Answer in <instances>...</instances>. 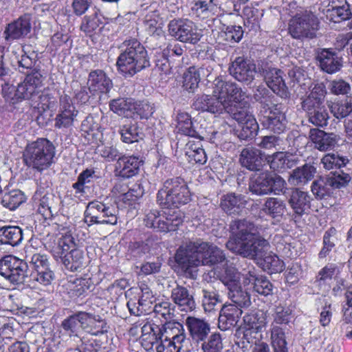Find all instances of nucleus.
<instances>
[{
	"label": "nucleus",
	"instance_id": "obj_1",
	"mask_svg": "<svg viewBox=\"0 0 352 352\" xmlns=\"http://www.w3.org/2000/svg\"><path fill=\"white\" fill-rule=\"evenodd\" d=\"M230 228L232 235L226 243L228 250L249 258H262L267 253L270 243L258 235L254 223L238 220L233 221Z\"/></svg>",
	"mask_w": 352,
	"mask_h": 352
},
{
	"label": "nucleus",
	"instance_id": "obj_2",
	"mask_svg": "<svg viewBox=\"0 0 352 352\" xmlns=\"http://www.w3.org/2000/svg\"><path fill=\"white\" fill-rule=\"evenodd\" d=\"M175 261L186 272L201 265H212L226 261L221 250L212 244L201 241H189L182 245L175 254Z\"/></svg>",
	"mask_w": 352,
	"mask_h": 352
},
{
	"label": "nucleus",
	"instance_id": "obj_3",
	"mask_svg": "<svg viewBox=\"0 0 352 352\" xmlns=\"http://www.w3.org/2000/svg\"><path fill=\"white\" fill-rule=\"evenodd\" d=\"M142 333L143 340L157 344V352H179L186 342L185 330L179 322L166 323L162 329L148 322L142 327Z\"/></svg>",
	"mask_w": 352,
	"mask_h": 352
},
{
	"label": "nucleus",
	"instance_id": "obj_4",
	"mask_svg": "<svg viewBox=\"0 0 352 352\" xmlns=\"http://www.w3.org/2000/svg\"><path fill=\"white\" fill-rule=\"evenodd\" d=\"M120 50L116 65L118 70L123 75L131 76L150 67L147 51L136 38L124 41Z\"/></svg>",
	"mask_w": 352,
	"mask_h": 352
},
{
	"label": "nucleus",
	"instance_id": "obj_5",
	"mask_svg": "<svg viewBox=\"0 0 352 352\" xmlns=\"http://www.w3.org/2000/svg\"><path fill=\"white\" fill-rule=\"evenodd\" d=\"M55 147L45 138L28 144L23 153V161L28 168L41 173L54 163Z\"/></svg>",
	"mask_w": 352,
	"mask_h": 352
},
{
	"label": "nucleus",
	"instance_id": "obj_6",
	"mask_svg": "<svg viewBox=\"0 0 352 352\" xmlns=\"http://www.w3.org/2000/svg\"><path fill=\"white\" fill-rule=\"evenodd\" d=\"M157 201L164 208H179L190 201V192L182 178H171L167 179L158 191Z\"/></svg>",
	"mask_w": 352,
	"mask_h": 352
},
{
	"label": "nucleus",
	"instance_id": "obj_7",
	"mask_svg": "<svg viewBox=\"0 0 352 352\" xmlns=\"http://www.w3.org/2000/svg\"><path fill=\"white\" fill-rule=\"evenodd\" d=\"M72 242L69 236H65L59 239L58 245L52 250L54 257L56 261L59 259L64 266L71 272L82 270L85 265L84 252L82 250L74 248L71 250L69 243Z\"/></svg>",
	"mask_w": 352,
	"mask_h": 352
},
{
	"label": "nucleus",
	"instance_id": "obj_8",
	"mask_svg": "<svg viewBox=\"0 0 352 352\" xmlns=\"http://www.w3.org/2000/svg\"><path fill=\"white\" fill-rule=\"evenodd\" d=\"M118 209L98 201L89 202L85 211V222L89 226L93 224L116 225L118 222Z\"/></svg>",
	"mask_w": 352,
	"mask_h": 352
},
{
	"label": "nucleus",
	"instance_id": "obj_9",
	"mask_svg": "<svg viewBox=\"0 0 352 352\" xmlns=\"http://www.w3.org/2000/svg\"><path fill=\"white\" fill-rule=\"evenodd\" d=\"M319 28L318 17L311 12H305L301 15H296L289 23V33L296 39L313 38L316 36Z\"/></svg>",
	"mask_w": 352,
	"mask_h": 352
},
{
	"label": "nucleus",
	"instance_id": "obj_10",
	"mask_svg": "<svg viewBox=\"0 0 352 352\" xmlns=\"http://www.w3.org/2000/svg\"><path fill=\"white\" fill-rule=\"evenodd\" d=\"M169 34L182 43L197 44L203 36V30L189 19H173L168 25Z\"/></svg>",
	"mask_w": 352,
	"mask_h": 352
},
{
	"label": "nucleus",
	"instance_id": "obj_11",
	"mask_svg": "<svg viewBox=\"0 0 352 352\" xmlns=\"http://www.w3.org/2000/svg\"><path fill=\"white\" fill-rule=\"evenodd\" d=\"M27 262L12 255L0 260V275L14 285L23 284L28 276Z\"/></svg>",
	"mask_w": 352,
	"mask_h": 352
},
{
	"label": "nucleus",
	"instance_id": "obj_12",
	"mask_svg": "<svg viewBox=\"0 0 352 352\" xmlns=\"http://www.w3.org/2000/svg\"><path fill=\"white\" fill-rule=\"evenodd\" d=\"M212 94L222 102L223 106H228L234 102L239 103L246 97L245 93L236 83L216 76L212 82Z\"/></svg>",
	"mask_w": 352,
	"mask_h": 352
},
{
	"label": "nucleus",
	"instance_id": "obj_13",
	"mask_svg": "<svg viewBox=\"0 0 352 352\" xmlns=\"http://www.w3.org/2000/svg\"><path fill=\"white\" fill-rule=\"evenodd\" d=\"M44 79L38 71L27 75L24 80L18 85V94L21 98L32 101V105L36 103L43 89Z\"/></svg>",
	"mask_w": 352,
	"mask_h": 352
},
{
	"label": "nucleus",
	"instance_id": "obj_14",
	"mask_svg": "<svg viewBox=\"0 0 352 352\" xmlns=\"http://www.w3.org/2000/svg\"><path fill=\"white\" fill-rule=\"evenodd\" d=\"M260 114L261 124L265 128L276 133H281L285 130L287 120L281 104L271 105L266 112Z\"/></svg>",
	"mask_w": 352,
	"mask_h": 352
},
{
	"label": "nucleus",
	"instance_id": "obj_15",
	"mask_svg": "<svg viewBox=\"0 0 352 352\" xmlns=\"http://www.w3.org/2000/svg\"><path fill=\"white\" fill-rule=\"evenodd\" d=\"M230 75L239 82L250 84L256 75V65L243 57H236L229 67Z\"/></svg>",
	"mask_w": 352,
	"mask_h": 352
},
{
	"label": "nucleus",
	"instance_id": "obj_16",
	"mask_svg": "<svg viewBox=\"0 0 352 352\" xmlns=\"http://www.w3.org/2000/svg\"><path fill=\"white\" fill-rule=\"evenodd\" d=\"M78 111L74 106L71 97L63 94L60 97L58 113L54 119V126L57 129H65L72 126L78 116Z\"/></svg>",
	"mask_w": 352,
	"mask_h": 352
},
{
	"label": "nucleus",
	"instance_id": "obj_17",
	"mask_svg": "<svg viewBox=\"0 0 352 352\" xmlns=\"http://www.w3.org/2000/svg\"><path fill=\"white\" fill-rule=\"evenodd\" d=\"M33 199L38 212L45 219H50L56 213L58 199L54 194L38 189L34 195Z\"/></svg>",
	"mask_w": 352,
	"mask_h": 352
},
{
	"label": "nucleus",
	"instance_id": "obj_18",
	"mask_svg": "<svg viewBox=\"0 0 352 352\" xmlns=\"http://www.w3.org/2000/svg\"><path fill=\"white\" fill-rule=\"evenodd\" d=\"M287 197V202L296 216L301 217L309 212L311 199L307 192L297 188H292Z\"/></svg>",
	"mask_w": 352,
	"mask_h": 352
},
{
	"label": "nucleus",
	"instance_id": "obj_19",
	"mask_svg": "<svg viewBox=\"0 0 352 352\" xmlns=\"http://www.w3.org/2000/svg\"><path fill=\"white\" fill-rule=\"evenodd\" d=\"M263 76L266 84L274 93L282 98L289 96L288 88L283 78V72L276 68H267L263 69Z\"/></svg>",
	"mask_w": 352,
	"mask_h": 352
},
{
	"label": "nucleus",
	"instance_id": "obj_20",
	"mask_svg": "<svg viewBox=\"0 0 352 352\" xmlns=\"http://www.w3.org/2000/svg\"><path fill=\"white\" fill-rule=\"evenodd\" d=\"M142 161L138 156L122 155L117 160L115 172L117 176L130 178L136 175Z\"/></svg>",
	"mask_w": 352,
	"mask_h": 352
},
{
	"label": "nucleus",
	"instance_id": "obj_21",
	"mask_svg": "<svg viewBox=\"0 0 352 352\" xmlns=\"http://www.w3.org/2000/svg\"><path fill=\"white\" fill-rule=\"evenodd\" d=\"M30 21V15L25 14L13 23L8 24L4 31L5 39L10 41L28 35L31 30Z\"/></svg>",
	"mask_w": 352,
	"mask_h": 352
},
{
	"label": "nucleus",
	"instance_id": "obj_22",
	"mask_svg": "<svg viewBox=\"0 0 352 352\" xmlns=\"http://www.w3.org/2000/svg\"><path fill=\"white\" fill-rule=\"evenodd\" d=\"M265 160V153L253 147L243 148L239 158L241 165L252 171L259 170L262 168Z\"/></svg>",
	"mask_w": 352,
	"mask_h": 352
},
{
	"label": "nucleus",
	"instance_id": "obj_23",
	"mask_svg": "<svg viewBox=\"0 0 352 352\" xmlns=\"http://www.w3.org/2000/svg\"><path fill=\"white\" fill-rule=\"evenodd\" d=\"M242 309L234 305H225L219 314V328L222 331L234 327L236 325L242 315Z\"/></svg>",
	"mask_w": 352,
	"mask_h": 352
},
{
	"label": "nucleus",
	"instance_id": "obj_24",
	"mask_svg": "<svg viewBox=\"0 0 352 352\" xmlns=\"http://www.w3.org/2000/svg\"><path fill=\"white\" fill-rule=\"evenodd\" d=\"M88 88L90 92L95 94H107L112 88L111 80L100 69L92 71L89 74Z\"/></svg>",
	"mask_w": 352,
	"mask_h": 352
},
{
	"label": "nucleus",
	"instance_id": "obj_25",
	"mask_svg": "<svg viewBox=\"0 0 352 352\" xmlns=\"http://www.w3.org/2000/svg\"><path fill=\"white\" fill-rule=\"evenodd\" d=\"M193 107L197 110L221 114L224 112L226 106H223L222 102L212 94L198 95L193 102Z\"/></svg>",
	"mask_w": 352,
	"mask_h": 352
},
{
	"label": "nucleus",
	"instance_id": "obj_26",
	"mask_svg": "<svg viewBox=\"0 0 352 352\" xmlns=\"http://www.w3.org/2000/svg\"><path fill=\"white\" fill-rule=\"evenodd\" d=\"M94 283L89 278H76L65 283L63 287L72 298H82L88 295Z\"/></svg>",
	"mask_w": 352,
	"mask_h": 352
},
{
	"label": "nucleus",
	"instance_id": "obj_27",
	"mask_svg": "<svg viewBox=\"0 0 352 352\" xmlns=\"http://www.w3.org/2000/svg\"><path fill=\"white\" fill-rule=\"evenodd\" d=\"M309 137L314 147L320 151L333 148L337 144V136L334 133H328L318 129H312Z\"/></svg>",
	"mask_w": 352,
	"mask_h": 352
},
{
	"label": "nucleus",
	"instance_id": "obj_28",
	"mask_svg": "<svg viewBox=\"0 0 352 352\" xmlns=\"http://www.w3.org/2000/svg\"><path fill=\"white\" fill-rule=\"evenodd\" d=\"M34 241L32 239L29 244L25 247V262L30 263V266L34 272L45 270L50 267V262L47 256L35 252L33 246Z\"/></svg>",
	"mask_w": 352,
	"mask_h": 352
},
{
	"label": "nucleus",
	"instance_id": "obj_29",
	"mask_svg": "<svg viewBox=\"0 0 352 352\" xmlns=\"http://www.w3.org/2000/svg\"><path fill=\"white\" fill-rule=\"evenodd\" d=\"M271 173L262 172L255 173L251 178L249 190L256 195H268L272 192Z\"/></svg>",
	"mask_w": 352,
	"mask_h": 352
},
{
	"label": "nucleus",
	"instance_id": "obj_30",
	"mask_svg": "<svg viewBox=\"0 0 352 352\" xmlns=\"http://www.w3.org/2000/svg\"><path fill=\"white\" fill-rule=\"evenodd\" d=\"M186 325L192 339L196 342L204 340L210 332L209 324L203 319L188 316L186 319Z\"/></svg>",
	"mask_w": 352,
	"mask_h": 352
},
{
	"label": "nucleus",
	"instance_id": "obj_31",
	"mask_svg": "<svg viewBox=\"0 0 352 352\" xmlns=\"http://www.w3.org/2000/svg\"><path fill=\"white\" fill-rule=\"evenodd\" d=\"M322 70L333 74L340 70L342 67L341 60L338 55L327 49L322 50L317 56Z\"/></svg>",
	"mask_w": 352,
	"mask_h": 352
},
{
	"label": "nucleus",
	"instance_id": "obj_32",
	"mask_svg": "<svg viewBox=\"0 0 352 352\" xmlns=\"http://www.w3.org/2000/svg\"><path fill=\"white\" fill-rule=\"evenodd\" d=\"M246 201L241 195L230 193L224 195L221 201L222 210L230 215L239 214L245 206Z\"/></svg>",
	"mask_w": 352,
	"mask_h": 352
},
{
	"label": "nucleus",
	"instance_id": "obj_33",
	"mask_svg": "<svg viewBox=\"0 0 352 352\" xmlns=\"http://www.w3.org/2000/svg\"><path fill=\"white\" fill-rule=\"evenodd\" d=\"M267 314L261 310L245 316L243 318L244 329H245L244 336L248 335V331L255 333L262 331L267 326Z\"/></svg>",
	"mask_w": 352,
	"mask_h": 352
},
{
	"label": "nucleus",
	"instance_id": "obj_34",
	"mask_svg": "<svg viewBox=\"0 0 352 352\" xmlns=\"http://www.w3.org/2000/svg\"><path fill=\"white\" fill-rule=\"evenodd\" d=\"M316 173V169L313 165L305 164L293 170L288 182L294 186L305 185L314 178Z\"/></svg>",
	"mask_w": 352,
	"mask_h": 352
},
{
	"label": "nucleus",
	"instance_id": "obj_35",
	"mask_svg": "<svg viewBox=\"0 0 352 352\" xmlns=\"http://www.w3.org/2000/svg\"><path fill=\"white\" fill-rule=\"evenodd\" d=\"M172 300L183 311H191L195 308V302L188 290L182 286L177 285L171 292Z\"/></svg>",
	"mask_w": 352,
	"mask_h": 352
},
{
	"label": "nucleus",
	"instance_id": "obj_36",
	"mask_svg": "<svg viewBox=\"0 0 352 352\" xmlns=\"http://www.w3.org/2000/svg\"><path fill=\"white\" fill-rule=\"evenodd\" d=\"M82 316L85 318L82 329L86 332L93 336H98L107 332V323L100 316L87 312H84Z\"/></svg>",
	"mask_w": 352,
	"mask_h": 352
},
{
	"label": "nucleus",
	"instance_id": "obj_37",
	"mask_svg": "<svg viewBox=\"0 0 352 352\" xmlns=\"http://www.w3.org/2000/svg\"><path fill=\"white\" fill-rule=\"evenodd\" d=\"M243 278L244 284H251L254 291L256 293L263 296H268L272 294V285L265 277H258L254 272L250 271Z\"/></svg>",
	"mask_w": 352,
	"mask_h": 352
},
{
	"label": "nucleus",
	"instance_id": "obj_38",
	"mask_svg": "<svg viewBox=\"0 0 352 352\" xmlns=\"http://www.w3.org/2000/svg\"><path fill=\"white\" fill-rule=\"evenodd\" d=\"M286 210L285 201L277 197H268L263 204L261 210L272 219L280 221Z\"/></svg>",
	"mask_w": 352,
	"mask_h": 352
},
{
	"label": "nucleus",
	"instance_id": "obj_39",
	"mask_svg": "<svg viewBox=\"0 0 352 352\" xmlns=\"http://www.w3.org/2000/svg\"><path fill=\"white\" fill-rule=\"evenodd\" d=\"M104 27V17L98 10H95L92 14L83 17L80 30L87 35L91 36L100 31Z\"/></svg>",
	"mask_w": 352,
	"mask_h": 352
},
{
	"label": "nucleus",
	"instance_id": "obj_40",
	"mask_svg": "<svg viewBox=\"0 0 352 352\" xmlns=\"http://www.w3.org/2000/svg\"><path fill=\"white\" fill-rule=\"evenodd\" d=\"M23 240L22 230L19 226H3L0 228V245L14 247Z\"/></svg>",
	"mask_w": 352,
	"mask_h": 352
},
{
	"label": "nucleus",
	"instance_id": "obj_41",
	"mask_svg": "<svg viewBox=\"0 0 352 352\" xmlns=\"http://www.w3.org/2000/svg\"><path fill=\"white\" fill-rule=\"evenodd\" d=\"M202 306L206 313L212 314L219 311L217 305L221 303L220 295L214 288L206 287L202 289Z\"/></svg>",
	"mask_w": 352,
	"mask_h": 352
},
{
	"label": "nucleus",
	"instance_id": "obj_42",
	"mask_svg": "<svg viewBox=\"0 0 352 352\" xmlns=\"http://www.w3.org/2000/svg\"><path fill=\"white\" fill-rule=\"evenodd\" d=\"M324 91L320 86L314 87L309 96L302 101V108L307 113L323 107Z\"/></svg>",
	"mask_w": 352,
	"mask_h": 352
},
{
	"label": "nucleus",
	"instance_id": "obj_43",
	"mask_svg": "<svg viewBox=\"0 0 352 352\" xmlns=\"http://www.w3.org/2000/svg\"><path fill=\"white\" fill-rule=\"evenodd\" d=\"M83 311H78L66 318L61 322V327L69 337L78 336L80 327L82 328L85 318Z\"/></svg>",
	"mask_w": 352,
	"mask_h": 352
},
{
	"label": "nucleus",
	"instance_id": "obj_44",
	"mask_svg": "<svg viewBox=\"0 0 352 352\" xmlns=\"http://www.w3.org/2000/svg\"><path fill=\"white\" fill-rule=\"evenodd\" d=\"M112 111L126 118L134 117V101L131 98H118L111 100L109 104Z\"/></svg>",
	"mask_w": 352,
	"mask_h": 352
},
{
	"label": "nucleus",
	"instance_id": "obj_45",
	"mask_svg": "<svg viewBox=\"0 0 352 352\" xmlns=\"http://www.w3.org/2000/svg\"><path fill=\"white\" fill-rule=\"evenodd\" d=\"M224 112L228 113L240 124L247 121L249 119V116H254L243 101L239 103H231L226 107Z\"/></svg>",
	"mask_w": 352,
	"mask_h": 352
},
{
	"label": "nucleus",
	"instance_id": "obj_46",
	"mask_svg": "<svg viewBox=\"0 0 352 352\" xmlns=\"http://www.w3.org/2000/svg\"><path fill=\"white\" fill-rule=\"evenodd\" d=\"M122 140L124 142L131 144L143 138V133L137 122L124 124L120 129Z\"/></svg>",
	"mask_w": 352,
	"mask_h": 352
},
{
	"label": "nucleus",
	"instance_id": "obj_47",
	"mask_svg": "<svg viewBox=\"0 0 352 352\" xmlns=\"http://www.w3.org/2000/svg\"><path fill=\"white\" fill-rule=\"evenodd\" d=\"M162 223L160 226V232L175 231L182 223L183 219L178 211L168 212L162 214Z\"/></svg>",
	"mask_w": 352,
	"mask_h": 352
},
{
	"label": "nucleus",
	"instance_id": "obj_48",
	"mask_svg": "<svg viewBox=\"0 0 352 352\" xmlns=\"http://www.w3.org/2000/svg\"><path fill=\"white\" fill-rule=\"evenodd\" d=\"M176 122V129L179 133L191 137L196 135L197 132L192 126L190 116L188 113L178 112Z\"/></svg>",
	"mask_w": 352,
	"mask_h": 352
},
{
	"label": "nucleus",
	"instance_id": "obj_49",
	"mask_svg": "<svg viewBox=\"0 0 352 352\" xmlns=\"http://www.w3.org/2000/svg\"><path fill=\"white\" fill-rule=\"evenodd\" d=\"M216 9L214 0H199L195 3L191 10L197 17L206 19L212 16Z\"/></svg>",
	"mask_w": 352,
	"mask_h": 352
},
{
	"label": "nucleus",
	"instance_id": "obj_50",
	"mask_svg": "<svg viewBox=\"0 0 352 352\" xmlns=\"http://www.w3.org/2000/svg\"><path fill=\"white\" fill-rule=\"evenodd\" d=\"M25 201V196L22 191L13 190L3 195L1 203L4 207L14 210Z\"/></svg>",
	"mask_w": 352,
	"mask_h": 352
},
{
	"label": "nucleus",
	"instance_id": "obj_51",
	"mask_svg": "<svg viewBox=\"0 0 352 352\" xmlns=\"http://www.w3.org/2000/svg\"><path fill=\"white\" fill-rule=\"evenodd\" d=\"M228 291V296L233 302L232 305L237 306L241 309L250 305V296L247 292L241 289V286Z\"/></svg>",
	"mask_w": 352,
	"mask_h": 352
},
{
	"label": "nucleus",
	"instance_id": "obj_52",
	"mask_svg": "<svg viewBox=\"0 0 352 352\" xmlns=\"http://www.w3.org/2000/svg\"><path fill=\"white\" fill-rule=\"evenodd\" d=\"M270 333V345L272 349L287 347L285 333L282 327L271 323Z\"/></svg>",
	"mask_w": 352,
	"mask_h": 352
},
{
	"label": "nucleus",
	"instance_id": "obj_53",
	"mask_svg": "<svg viewBox=\"0 0 352 352\" xmlns=\"http://www.w3.org/2000/svg\"><path fill=\"white\" fill-rule=\"evenodd\" d=\"M273 98L274 96L266 87L258 86L256 88L254 94V98L261 104L260 113L266 112V109H268L271 105L276 104L273 101Z\"/></svg>",
	"mask_w": 352,
	"mask_h": 352
},
{
	"label": "nucleus",
	"instance_id": "obj_54",
	"mask_svg": "<svg viewBox=\"0 0 352 352\" xmlns=\"http://www.w3.org/2000/svg\"><path fill=\"white\" fill-rule=\"evenodd\" d=\"M331 112L338 119L348 116L352 112V97L340 102L333 103L330 107Z\"/></svg>",
	"mask_w": 352,
	"mask_h": 352
},
{
	"label": "nucleus",
	"instance_id": "obj_55",
	"mask_svg": "<svg viewBox=\"0 0 352 352\" xmlns=\"http://www.w3.org/2000/svg\"><path fill=\"white\" fill-rule=\"evenodd\" d=\"M271 169L280 171L288 167L289 160L284 152H277L272 155H265V160Z\"/></svg>",
	"mask_w": 352,
	"mask_h": 352
},
{
	"label": "nucleus",
	"instance_id": "obj_56",
	"mask_svg": "<svg viewBox=\"0 0 352 352\" xmlns=\"http://www.w3.org/2000/svg\"><path fill=\"white\" fill-rule=\"evenodd\" d=\"M263 266L265 270H267L269 273H278L284 270V263L276 254L270 253L263 256Z\"/></svg>",
	"mask_w": 352,
	"mask_h": 352
},
{
	"label": "nucleus",
	"instance_id": "obj_57",
	"mask_svg": "<svg viewBox=\"0 0 352 352\" xmlns=\"http://www.w3.org/2000/svg\"><path fill=\"white\" fill-rule=\"evenodd\" d=\"M186 153L190 162L194 161L195 163L204 164L207 161L206 152L199 142L197 144H189Z\"/></svg>",
	"mask_w": 352,
	"mask_h": 352
},
{
	"label": "nucleus",
	"instance_id": "obj_58",
	"mask_svg": "<svg viewBox=\"0 0 352 352\" xmlns=\"http://www.w3.org/2000/svg\"><path fill=\"white\" fill-rule=\"evenodd\" d=\"M321 162L324 168L331 170L344 166L348 162V159L338 153H328L322 158Z\"/></svg>",
	"mask_w": 352,
	"mask_h": 352
},
{
	"label": "nucleus",
	"instance_id": "obj_59",
	"mask_svg": "<svg viewBox=\"0 0 352 352\" xmlns=\"http://www.w3.org/2000/svg\"><path fill=\"white\" fill-rule=\"evenodd\" d=\"M241 274L235 267H229L225 270L222 277V283L228 287V289L237 288L240 285Z\"/></svg>",
	"mask_w": 352,
	"mask_h": 352
},
{
	"label": "nucleus",
	"instance_id": "obj_60",
	"mask_svg": "<svg viewBox=\"0 0 352 352\" xmlns=\"http://www.w3.org/2000/svg\"><path fill=\"white\" fill-rule=\"evenodd\" d=\"M98 153L108 162L118 160L120 157L122 156V153L119 151L117 147L111 143L99 146L98 147Z\"/></svg>",
	"mask_w": 352,
	"mask_h": 352
},
{
	"label": "nucleus",
	"instance_id": "obj_61",
	"mask_svg": "<svg viewBox=\"0 0 352 352\" xmlns=\"http://www.w3.org/2000/svg\"><path fill=\"white\" fill-rule=\"evenodd\" d=\"M241 124L242 129L239 135L241 139L247 140L256 135L258 124L254 116H249V119Z\"/></svg>",
	"mask_w": 352,
	"mask_h": 352
},
{
	"label": "nucleus",
	"instance_id": "obj_62",
	"mask_svg": "<svg viewBox=\"0 0 352 352\" xmlns=\"http://www.w3.org/2000/svg\"><path fill=\"white\" fill-rule=\"evenodd\" d=\"M325 177H320L311 185V192L318 199H322L331 193V189Z\"/></svg>",
	"mask_w": 352,
	"mask_h": 352
},
{
	"label": "nucleus",
	"instance_id": "obj_63",
	"mask_svg": "<svg viewBox=\"0 0 352 352\" xmlns=\"http://www.w3.org/2000/svg\"><path fill=\"white\" fill-rule=\"evenodd\" d=\"M336 230L334 228H330L327 230L323 236V247L318 254L319 258H325L335 246V236Z\"/></svg>",
	"mask_w": 352,
	"mask_h": 352
},
{
	"label": "nucleus",
	"instance_id": "obj_64",
	"mask_svg": "<svg viewBox=\"0 0 352 352\" xmlns=\"http://www.w3.org/2000/svg\"><path fill=\"white\" fill-rule=\"evenodd\" d=\"M201 349L203 352H221L223 343L221 336L212 334L207 341L202 343Z\"/></svg>",
	"mask_w": 352,
	"mask_h": 352
}]
</instances>
